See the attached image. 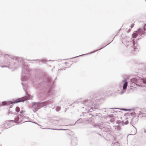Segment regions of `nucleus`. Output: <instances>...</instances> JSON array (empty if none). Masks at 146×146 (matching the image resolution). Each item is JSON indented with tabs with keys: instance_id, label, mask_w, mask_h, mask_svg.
Returning <instances> with one entry per match:
<instances>
[{
	"instance_id": "nucleus-1",
	"label": "nucleus",
	"mask_w": 146,
	"mask_h": 146,
	"mask_svg": "<svg viewBox=\"0 0 146 146\" xmlns=\"http://www.w3.org/2000/svg\"><path fill=\"white\" fill-rule=\"evenodd\" d=\"M45 105L44 102H42L41 103H35L34 104L33 107L35 108V107H37L36 108L37 109H38L43 106Z\"/></svg>"
},
{
	"instance_id": "nucleus-2",
	"label": "nucleus",
	"mask_w": 146,
	"mask_h": 146,
	"mask_svg": "<svg viewBox=\"0 0 146 146\" xmlns=\"http://www.w3.org/2000/svg\"><path fill=\"white\" fill-rule=\"evenodd\" d=\"M24 101V100H23L21 99H19L18 100V101H16L15 102H12L11 101L10 102H3L2 104L3 105H9L11 104H12L13 103H17L19 102H23Z\"/></svg>"
},
{
	"instance_id": "nucleus-3",
	"label": "nucleus",
	"mask_w": 146,
	"mask_h": 146,
	"mask_svg": "<svg viewBox=\"0 0 146 146\" xmlns=\"http://www.w3.org/2000/svg\"><path fill=\"white\" fill-rule=\"evenodd\" d=\"M144 30H143L142 29H138V30L137 31V32L139 34V35H142L143 34L144 32L145 31V27L144 29Z\"/></svg>"
},
{
	"instance_id": "nucleus-4",
	"label": "nucleus",
	"mask_w": 146,
	"mask_h": 146,
	"mask_svg": "<svg viewBox=\"0 0 146 146\" xmlns=\"http://www.w3.org/2000/svg\"><path fill=\"white\" fill-rule=\"evenodd\" d=\"M138 33L137 31L134 32L132 36L133 38H135L137 36Z\"/></svg>"
},
{
	"instance_id": "nucleus-5",
	"label": "nucleus",
	"mask_w": 146,
	"mask_h": 146,
	"mask_svg": "<svg viewBox=\"0 0 146 146\" xmlns=\"http://www.w3.org/2000/svg\"><path fill=\"white\" fill-rule=\"evenodd\" d=\"M127 86V82H125L124 84H123V89L124 90L125 89Z\"/></svg>"
},
{
	"instance_id": "nucleus-6",
	"label": "nucleus",
	"mask_w": 146,
	"mask_h": 146,
	"mask_svg": "<svg viewBox=\"0 0 146 146\" xmlns=\"http://www.w3.org/2000/svg\"><path fill=\"white\" fill-rule=\"evenodd\" d=\"M15 121L16 122L18 123H21L22 122V120L21 119H20L19 117H17L15 119Z\"/></svg>"
},
{
	"instance_id": "nucleus-7",
	"label": "nucleus",
	"mask_w": 146,
	"mask_h": 146,
	"mask_svg": "<svg viewBox=\"0 0 146 146\" xmlns=\"http://www.w3.org/2000/svg\"><path fill=\"white\" fill-rule=\"evenodd\" d=\"M10 123H6L5 124V126L6 128H8L10 126Z\"/></svg>"
},
{
	"instance_id": "nucleus-8",
	"label": "nucleus",
	"mask_w": 146,
	"mask_h": 146,
	"mask_svg": "<svg viewBox=\"0 0 146 146\" xmlns=\"http://www.w3.org/2000/svg\"><path fill=\"white\" fill-rule=\"evenodd\" d=\"M15 110L16 112H18L20 110V109L19 107H17L16 108Z\"/></svg>"
},
{
	"instance_id": "nucleus-9",
	"label": "nucleus",
	"mask_w": 146,
	"mask_h": 146,
	"mask_svg": "<svg viewBox=\"0 0 146 146\" xmlns=\"http://www.w3.org/2000/svg\"><path fill=\"white\" fill-rule=\"evenodd\" d=\"M20 113L21 114H25V111L23 110H22L20 111Z\"/></svg>"
},
{
	"instance_id": "nucleus-10",
	"label": "nucleus",
	"mask_w": 146,
	"mask_h": 146,
	"mask_svg": "<svg viewBox=\"0 0 146 146\" xmlns=\"http://www.w3.org/2000/svg\"><path fill=\"white\" fill-rule=\"evenodd\" d=\"M134 23H133L131 24V28H132L133 27H134Z\"/></svg>"
},
{
	"instance_id": "nucleus-11",
	"label": "nucleus",
	"mask_w": 146,
	"mask_h": 146,
	"mask_svg": "<svg viewBox=\"0 0 146 146\" xmlns=\"http://www.w3.org/2000/svg\"><path fill=\"white\" fill-rule=\"evenodd\" d=\"M68 63V62H66L65 63V64H68V65L67 66H69V64Z\"/></svg>"
},
{
	"instance_id": "nucleus-12",
	"label": "nucleus",
	"mask_w": 146,
	"mask_h": 146,
	"mask_svg": "<svg viewBox=\"0 0 146 146\" xmlns=\"http://www.w3.org/2000/svg\"><path fill=\"white\" fill-rule=\"evenodd\" d=\"M133 45H134L135 44V42H134V40H133Z\"/></svg>"
},
{
	"instance_id": "nucleus-13",
	"label": "nucleus",
	"mask_w": 146,
	"mask_h": 146,
	"mask_svg": "<svg viewBox=\"0 0 146 146\" xmlns=\"http://www.w3.org/2000/svg\"><path fill=\"white\" fill-rule=\"evenodd\" d=\"M134 50H135V48H134Z\"/></svg>"
}]
</instances>
